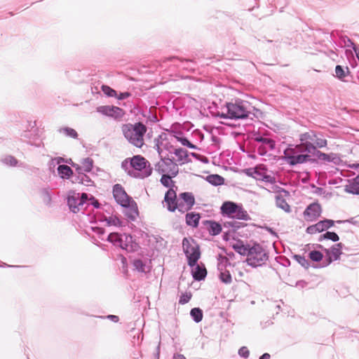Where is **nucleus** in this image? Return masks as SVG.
Listing matches in <instances>:
<instances>
[{"instance_id": "1", "label": "nucleus", "mask_w": 359, "mask_h": 359, "mask_svg": "<svg viewBox=\"0 0 359 359\" xmlns=\"http://www.w3.org/2000/svg\"><path fill=\"white\" fill-rule=\"evenodd\" d=\"M164 201L167 208L170 212L178 210L182 213L187 212L195 203V198L192 193L184 192L177 196L176 192L170 189L165 195Z\"/></svg>"}, {"instance_id": "2", "label": "nucleus", "mask_w": 359, "mask_h": 359, "mask_svg": "<svg viewBox=\"0 0 359 359\" xmlns=\"http://www.w3.org/2000/svg\"><path fill=\"white\" fill-rule=\"evenodd\" d=\"M226 112H222L221 118L239 119L245 118L256 109L250 102L245 100H238L235 102H228L226 104Z\"/></svg>"}, {"instance_id": "3", "label": "nucleus", "mask_w": 359, "mask_h": 359, "mask_svg": "<svg viewBox=\"0 0 359 359\" xmlns=\"http://www.w3.org/2000/svg\"><path fill=\"white\" fill-rule=\"evenodd\" d=\"M113 196L118 204L128 208L127 215L129 218L135 219L138 216V208L136 202L128 195L122 185L116 184L113 187Z\"/></svg>"}, {"instance_id": "4", "label": "nucleus", "mask_w": 359, "mask_h": 359, "mask_svg": "<svg viewBox=\"0 0 359 359\" xmlns=\"http://www.w3.org/2000/svg\"><path fill=\"white\" fill-rule=\"evenodd\" d=\"M130 163L132 170L129 172V175L140 179H144L149 177L153 168L151 163L144 157L141 155H135L131 158H126L124 163Z\"/></svg>"}, {"instance_id": "5", "label": "nucleus", "mask_w": 359, "mask_h": 359, "mask_svg": "<svg viewBox=\"0 0 359 359\" xmlns=\"http://www.w3.org/2000/svg\"><path fill=\"white\" fill-rule=\"evenodd\" d=\"M124 137L130 143L136 147L141 148L144 145V136L147 132V127L142 123L135 124H125L122 127Z\"/></svg>"}, {"instance_id": "6", "label": "nucleus", "mask_w": 359, "mask_h": 359, "mask_svg": "<svg viewBox=\"0 0 359 359\" xmlns=\"http://www.w3.org/2000/svg\"><path fill=\"white\" fill-rule=\"evenodd\" d=\"M267 259V254L259 245H253L248 251L247 263L253 267L262 266Z\"/></svg>"}, {"instance_id": "7", "label": "nucleus", "mask_w": 359, "mask_h": 359, "mask_svg": "<svg viewBox=\"0 0 359 359\" xmlns=\"http://www.w3.org/2000/svg\"><path fill=\"white\" fill-rule=\"evenodd\" d=\"M182 246L188 259L189 265L191 266H195L201 256L198 245L194 239L184 238L182 241Z\"/></svg>"}, {"instance_id": "8", "label": "nucleus", "mask_w": 359, "mask_h": 359, "mask_svg": "<svg viewBox=\"0 0 359 359\" xmlns=\"http://www.w3.org/2000/svg\"><path fill=\"white\" fill-rule=\"evenodd\" d=\"M221 212L224 215L237 219H247L248 215L241 205L231 201L224 202L221 207Z\"/></svg>"}, {"instance_id": "9", "label": "nucleus", "mask_w": 359, "mask_h": 359, "mask_svg": "<svg viewBox=\"0 0 359 359\" xmlns=\"http://www.w3.org/2000/svg\"><path fill=\"white\" fill-rule=\"evenodd\" d=\"M300 141L313 147V152L316 148H323L327 146V140L323 135L313 130H309L300 135Z\"/></svg>"}, {"instance_id": "10", "label": "nucleus", "mask_w": 359, "mask_h": 359, "mask_svg": "<svg viewBox=\"0 0 359 359\" xmlns=\"http://www.w3.org/2000/svg\"><path fill=\"white\" fill-rule=\"evenodd\" d=\"M284 155L287 162L292 165L305 163L310 158L309 155L307 154H299L298 149L294 147L285 149Z\"/></svg>"}, {"instance_id": "11", "label": "nucleus", "mask_w": 359, "mask_h": 359, "mask_svg": "<svg viewBox=\"0 0 359 359\" xmlns=\"http://www.w3.org/2000/svg\"><path fill=\"white\" fill-rule=\"evenodd\" d=\"M107 240L122 249L128 250L129 244L132 242V237L129 235H120L117 233H111Z\"/></svg>"}, {"instance_id": "12", "label": "nucleus", "mask_w": 359, "mask_h": 359, "mask_svg": "<svg viewBox=\"0 0 359 359\" xmlns=\"http://www.w3.org/2000/svg\"><path fill=\"white\" fill-rule=\"evenodd\" d=\"M97 111L104 115L112 117L115 119H121L125 115V111L121 108L115 106H100Z\"/></svg>"}, {"instance_id": "13", "label": "nucleus", "mask_w": 359, "mask_h": 359, "mask_svg": "<svg viewBox=\"0 0 359 359\" xmlns=\"http://www.w3.org/2000/svg\"><path fill=\"white\" fill-rule=\"evenodd\" d=\"M249 175H250L257 180L265 181L271 183L275 182L274 177L270 175H268L266 169L262 165L257 166Z\"/></svg>"}, {"instance_id": "14", "label": "nucleus", "mask_w": 359, "mask_h": 359, "mask_svg": "<svg viewBox=\"0 0 359 359\" xmlns=\"http://www.w3.org/2000/svg\"><path fill=\"white\" fill-rule=\"evenodd\" d=\"M321 213V207L318 203L309 205L304 212V218L307 221H313L318 218Z\"/></svg>"}, {"instance_id": "15", "label": "nucleus", "mask_w": 359, "mask_h": 359, "mask_svg": "<svg viewBox=\"0 0 359 359\" xmlns=\"http://www.w3.org/2000/svg\"><path fill=\"white\" fill-rule=\"evenodd\" d=\"M79 172H88L93 167V160L90 158H83L80 164L74 165Z\"/></svg>"}, {"instance_id": "16", "label": "nucleus", "mask_w": 359, "mask_h": 359, "mask_svg": "<svg viewBox=\"0 0 359 359\" xmlns=\"http://www.w3.org/2000/svg\"><path fill=\"white\" fill-rule=\"evenodd\" d=\"M81 200L79 194L74 193L68 197V205L72 212H76L79 210V206L81 205Z\"/></svg>"}, {"instance_id": "17", "label": "nucleus", "mask_w": 359, "mask_h": 359, "mask_svg": "<svg viewBox=\"0 0 359 359\" xmlns=\"http://www.w3.org/2000/svg\"><path fill=\"white\" fill-rule=\"evenodd\" d=\"M329 256L328 262L331 263L333 260H337L341 255V244L334 245L330 250L327 251Z\"/></svg>"}, {"instance_id": "18", "label": "nucleus", "mask_w": 359, "mask_h": 359, "mask_svg": "<svg viewBox=\"0 0 359 359\" xmlns=\"http://www.w3.org/2000/svg\"><path fill=\"white\" fill-rule=\"evenodd\" d=\"M194 266L195 267L193 270V277L197 280H203L207 274L205 268L196 264Z\"/></svg>"}, {"instance_id": "19", "label": "nucleus", "mask_w": 359, "mask_h": 359, "mask_svg": "<svg viewBox=\"0 0 359 359\" xmlns=\"http://www.w3.org/2000/svg\"><path fill=\"white\" fill-rule=\"evenodd\" d=\"M208 224V230L210 234L212 236L218 235L222 231L221 225L213 221L207 222Z\"/></svg>"}, {"instance_id": "20", "label": "nucleus", "mask_w": 359, "mask_h": 359, "mask_svg": "<svg viewBox=\"0 0 359 359\" xmlns=\"http://www.w3.org/2000/svg\"><path fill=\"white\" fill-rule=\"evenodd\" d=\"M200 215L197 213L190 212L186 215V222L188 225L196 227L198 225Z\"/></svg>"}, {"instance_id": "21", "label": "nucleus", "mask_w": 359, "mask_h": 359, "mask_svg": "<svg viewBox=\"0 0 359 359\" xmlns=\"http://www.w3.org/2000/svg\"><path fill=\"white\" fill-rule=\"evenodd\" d=\"M58 173L62 178H69L73 175V171L71 168L66 165H60L57 168Z\"/></svg>"}, {"instance_id": "22", "label": "nucleus", "mask_w": 359, "mask_h": 359, "mask_svg": "<svg viewBox=\"0 0 359 359\" xmlns=\"http://www.w3.org/2000/svg\"><path fill=\"white\" fill-rule=\"evenodd\" d=\"M206 180L209 183L215 186L223 184L224 182V179L219 175H208Z\"/></svg>"}, {"instance_id": "23", "label": "nucleus", "mask_w": 359, "mask_h": 359, "mask_svg": "<svg viewBox=\"0 0 359 359\" xmlns=\"http://www.w3.org/2000/svg\"><path fill=\"white\" fill-rule=\"evenodd\" d=\"M294 148L298 149L299 154H307L309 155L313 153V147L309 144L307 145L305 142H302L300 144L296 145Z\"/></svg>"}, {"instance_id": "24", "label": "nucleus", "mask_w": 359, "mask_h": 359, "mask_svg": "<svg viewBox=\"0 0 359 359\" xmlns=\"http://www.w3.org/2000/svg\"><path fill=\"white\" fill-rule=\"evenodd\" d=\"M319 232H322L334 225V221L331 219H325L323 221H320L316 223Z\"/></svg>"}, {"instance_id": "25", "label": "nucleus", "mask_w": 359, "mask_h": 359, "mask_svg": "<svg viewBox=\"0 0 359 359\" xmlns=\"http://www.w3.org/2000/svg\"><path fill=\"white\" fill-rule=\"evenodd\" d=\"M104 221L107 222L108 226H121L123 224L122 221L116 216L106 217Z\"/></svg>"}, {"instance_id": "26", "label": "nucleus", "mask_w": 359, "mask_h": 359, "mask_svg": "<svg viewBox=\"0 0 359 359\" xmlns=\"http://www.w3.org/2000/svg\"><path fill=\"white\" fill-rule=\"evenodd\" d=\"M173 153L178 157V161H184L188 156L187 151L182 148L173 149Z\"/></svg>"}, {"instance_id": "27", "label": "nucleus", "mask_w": 359, "mask_h": 359, "mask_svg": "<svg viewBox=\"0 0 359 359\" xmlns=\"http://www.w3.org/2000/svg\"><path fill=\"white\" fill-rule=\"evenodd\" d=\"M191 316L196 323H199L203 319V312L199 308H194L191 310Z\"/></svg>"}, {"instance_id": "28", "label": "nucleus", "mask_w": 359, "mask_h": 359, "mask_svg": "<svg viewBox=\"0 0 359 359\" xmlns=\"http://www.w3.org/2000/svg\"><path fill=\"white\" fill-rule=\"evenodd\" d=\"M276 203L278 207H280L285 211L290 210V205L282 196H277L276 197Z\"/></svg>"}, {"instance_id": "29", "label": "nucleus", "mask_w": 359, "mask_h": 359, "mask_svg": "<svg viewBox=\"0 0 359 359\" xmlns=\"http://www.w3.org/2000/svg\"><path fill=\"white\" fill-rule=\"evenodd\" d=\"M60 132L64 133L65 135L70 137L76 139L78 137L77 132L71 128L65 127L60 129Z\"/></svg>"}, {"instance_id": "30", "label": "nucleus", "mask_w": 359, "mask_h": 359, "mask_svg": "<svg viewBox=\"0 0 359 359\" xmlns=\"http://www.w3.org/2000/svg\"><path fill=\"white\" fill-rule=\"evenodd\" d=\"M165 163L169 166H170V172H171L172 176H175L178 172V167L177 165L173 162L172 160L168 158Z\"/></svg>"}, {"instance_id": "31", "label": "nucleus", "mask_w": 359, "mask_h": 359, "mask_svg": "<svg viewBox=\"0 0 359 359\" xmlns=\"http://www.w3.org/2000/svg\"><path fill=\"white\" fill-rule=\"evenodd\" d=\"M156 146H157V151L159 154H161L163 151V149L161 148V147H163L165 149H168L170 152H173V149H175L173 147V146L168 142H166L165 143L161 142L160 145L158 144Z\"/></svg>"}, {"instance_id": "32", "label": "nucleus", "mask_w": 359, "mask_h": 359, "mask_svg": "<svg viewBox=\"0 0 359 359\" xmlns=\"http://www.w3.org/2000/svg\"><path fill=\"white\" fill-rule=\"evenodd\" d=\"M309 257L312 261L320 262L322 260L323 255L320 252L313 250L309 252Z\"/></svg>"}, {"instance_id": "33", "label": "nucleus", "mask_w": 359, "mask_h": 359, "mask_svg": "<svg viewBox=\"0 0 359 359\" xmlns=\"http://www.w3.org/2000/svg\"><path fill=\"white\" fill-rule=\"evenodd\" d=\"M102 92L109 97H116L117 93L115 90L112 89L108 86L103 85L101 87Z\"/></svg>"}, {"instance_id": "34", "label": "nucleus", "mask_w": 359, "mask_h": 359, "mask_svg": "<svg viewBox=\"0 0 359 359\" xmlns=\"http://www.w3.org/2000/svg\"><path fill=\"white\" fill-rule=\"evenodd\" d=\"M346 190L353 194H359V184L355 182L354 179L353 183L346 187Z\"/></svg>"}, {"instance_id": "35", "label": "nucleus", "mask_w": 359, "mask_h": 359, "mask_svg": "<svg viewBox=\"0 0 359 359\" xmlns=\"http://www.w3.org/2000/svg\"><path fill=\"white\" fill-rule=\"evenodd\" d=\"M219 278H220V280L226 284L230 283L232 280L231 276L229 271H224L221 272L220 275H219Z\"/></svg>"}, {"instance_id": "36", "label": "nucleus", "mask_w": 359, "mask_h": 359, "mask_svg": "<svg viewBox=\"0 0 359 359\" xmlns=\"http://www.w3.org/2000/svg\"><path fill=\"white\" fill-rule=\"evenodd\" d=\"M294 259L299 264H301L304 268L308 269L310 266L309 261L304 257L297 255H294Z\"/></svg>"}, {"instance_id": "37", "label": "nucleus", "mask_w": 359, "mask_h": 359, "mask_svg": "<svg viewBox=\"0 0 359 359\" xmlns=\"http://www.w3.org/2000/svg\"><path fill=\"white\" fill-rule=\"evenodd\" d=\"M175 138L179 141L182 145L187 146L191 149H196V147L191 143L187 138L175 136Z\"/></svg>"}, {"instance_id": "38", "label": "nucleus", "mask_w": 359, "mask_h": 359, "mask_svg": "<svg viewBox=\"0 0 359 359\" xmlns=\"http://www.w3.org/2000/svg\"><path fill=\"white\" fill-rule=\"evenodd\" d=\"M133 266L138 271L145 272V264L141 259H135L133 261Z\"/></svg>"}, {"instance_id": "39", "label": "nucleus", "mask_w": 359, "mask_h": 359, "mask_svg": "<svg viewBox=\"0 0 359 359\" xmlns=\"http://www.w3.org/2000/svg\"><path fill=\"white\" fill-rule=\"evenodd\" d=\"M161 182L166 187H170L173 184L171 177L167 175H163L161 178Z\"/></svg>"}, {"instance_id": "40", "label": "nucleus", "mask_w": 359, "mask_h": 359, "mask_svg": "<svg viewBox=\"0 0 359 359\" xmlns=\"http://www.w3.org/2000/svg\"><path fill=\"white\" fill-rule=\"evenodd\" d=\"M322 237L325 239L332 240V241H337L339 239L338 235L336 233L330 231L326 232L322 236Z\"/></svg>"}, {"instance_id": "41", "label": "nucleus", "mask_w": 359, "mask_h": 359, "mask_svg": "<svg viewBox=\"0 0 359 359\" xmlns=\"http://www.w3.org/2000/svg\"><path fill=\"white\" fill-rule=\"evenodd\" d=\"M3 162L10 166H15L18 163V161L15 158L11 156L5 157L3 159Z\"/></svg>"}, {"instance_id": "42", "label": "nucleus", "mask_w": 359, "mask_h": 359, "mask_svg": "<svg viewBox=\"0 0 359 359\" xmlns=\"http://www.w3.org/2000/svg\"><path fill=\"white\" fill-rule=\"evenodd\" d=\"M191 298V294L190 292H185L182 294L179 300L180 304H184L187 303Z\"/></svg>"}, {"instance_id": "43", "label": "nucleus", "mask_w": 359, "mask_h": 359, "mask_svg": "<svg viewBox=\"0 0 359 359\" xmlns=\"http://www.w3.org/2000/svg\"><path fill=\"white\" fill-rule=\"evenodd\" d=\"M335 74L336 76L340 79H343L346 76L344 69L340 65H337L335 68Z\"/></svg>"}, {"instance_id": "44", "label": "nucleus", "mask_w": 359, "mask_h": 359, "mask_svg": "<svg viewBox=\"0 0 359 359\" xmlns=\"http://www.w3.org/2000/svg\"><path fill=\"white\" fill-rule=\"evenodd\" d=\"M233 248L234 250H236V252L240 253L241 255L245 254L247 249L244 247L243 245L236 243L233 245Z\"/></svg>"}, {"instance_id": "45", "label": "nucleus", "mask_w": 359, "mask_h": 359, "mask_svg": "<svg viewBox=\"0 0 359 359\" xmlns=\"http://www.w3.org/2000/svg\"><path fill=\"white\" fill-rule=\"evenodd\" d=\"M238 354L240 355V356L247 358L250 355V351L246 346H242L238 350Z\"/></svg>"}, {"instance_id": "46", "label": "nucleus", "mask_w": 359, "mask_h": 359, "mask_svg": "<svg viewBox=\"0 0 359 359\" xmlns=\"http://www.w3.org/2000/svg\"><path fill=\"white\" fill-rule=\"evenodd\" d=\"M306 232L310 234L319 233L316 224L307 227Z\"/></svg>"}, {"instance_id": "47", "label": "nucleus", "mask_w": 359, "mask_h": 359, "mask_svg": "<svg viewBox=\"0 0 359 359\" xmlns=\"http://www.w3.org/2000/svg\"><path fill=\"white\" fill-rule=\"evenodd\" d=\"M264 144L269 146L271 149H273L275 147V142L271 139L264 138L262 140Z\"/></svg>"}, {"instance_id": "48", "label": "nucleus", "mask_w": 359, "mask_h": 359, "mask_svg": "<svg viewBox=\"0 0 359 359\" xmlns=\"http://www.w3.org/2000/svg\"><path fill=\"white\" fill-rule=\"evenodd\" d=\"M130 94L129 93L125 92L120 93L118 95H117L116 97H117L118 100H123L128 98V97H130Z\"/></svg>"}, {"instance_id": "49", "label": "nucleus", "mask_w": 359, "mask_h": 359, "mask_svg": "<svg viewBox=\"0 0 359 359\" xmlns=\"http://www.w3.org/2000/svg\"><path fill=\"white\" fill-rule=\"evenodd\" d=\"M107 318L110 319L111 321H113L114 323H117L119 320L118 316H115V315H109V316H107Z\"/></svg>"}, {"instance_id": "50", "label": "nucleus", "mask_w": 359, "mask_h": 359, "mask_svg": "<svg viewBox=\"0 0 359 359\" xmlns=\"http://www.w3.org/2000/svg\"><path fill=\"white\" fill-rule=\"evenodd\" d=\"M80 198L82 199L81 200V205H83V204L86 201L87 198H88V196L85 193H83L81 196H80Z\"/></svg>"}, {"instance_id": "51", "label": "nucleus", "mask_w": 359, "mask_h": 359, "mask_svg": "<svg viewBox=\"0 0 359 359\" xmlns=\"http://www.w3.org/2000/svg\"><path fill=\"white\" fill-rule=\"evenodd\" d=\"M319 157L323 160H329L330 159L328 155L326 154H324V153H320Z\"/></svg>"}, {"instance_id": "52", "label": "nucleus", "mask_w": 359, "mask_h": 359, "mask_svg": "<svg viewBox=\"0 0 359 359\" xmlns=\"http://www.w3.org/2000/svg\"><path fill=\"white\" fill-rule=\"evenodd\" d=\"M95 231H96L99 234H103L104 233V230L102 228H95Z\"/></svg>"}, {"instance_id": "53", "label": "nucleus", "mask_w": 359, "mask_h": 359, "mask_svg": "<svg viewBox=\"0 0 359 359\" xmlns=\"http://www.w3.org/2000/svg\"><path fill=\"white\" fill-rule=\"evenodd\" d=\"M173 359H186V358L182 354H177L174 355Z\"/></svg>"}, {"instance_id": "54", "label": "nucleus", "mask_w": 359, "mask_h": 359, "mask_svg": "<svg viewBox=\"0 0 359 359\" xmlns=\"http://www.w3.org/2000/svg\"><path fill=\"white\" fill-rule=\"evenodd\" d=\"M259 359H270V355L269 353H264Z\"/></svg>"}, {"instance_id": "55", "label": "nucleus", "mask_w": 359, "mask_h": 359, "mask_svg": "<svg viewBox=\"0 0 359 359\" xmlns=\"http://www.w3.org/2000/svg\"><path fill=\"white\" fill-rule=\"evenodd\" d=\"M355 182L359 184V175L356 177H355Z\"/></svg>"}, {"instance_id": "56", "label": "nucleus", "mask_w": 359, "mask_h": 359, "mask_svg": "<svg viewBox=\"0 0 359 359\" xmlns=\"http://www.w3.org/2000/svg\"><path fill=\"white\" fill-rule=\"evenodd\" d=\"M357 167H359V165H353L352 166V168H357Z\"/></svg>"}, {"instance_id": "57", "label": "nucleus", "mask_w": 359, "mask_h": 359, "mask_svg": "<svg viewBox=\"0 0 359 359\" xmlns=\"http://www.w3.org/2000/svg\"><path fill=\"white\" fill-rule=\"evenodd\" d=\"M122 243H125V238H123V241H122Z\"/></svg>"}]
</instances>
